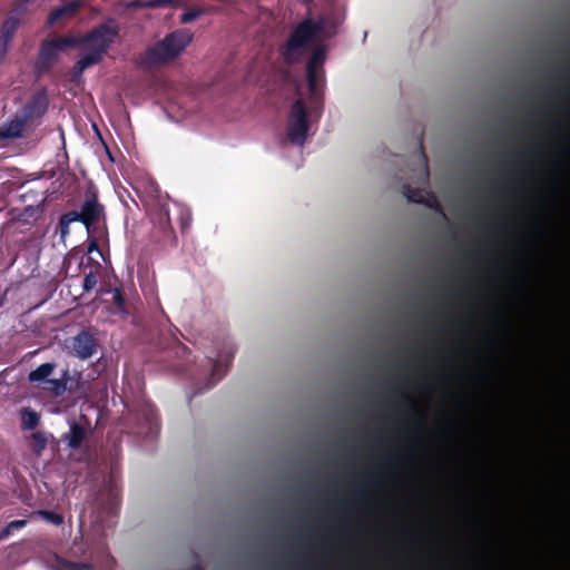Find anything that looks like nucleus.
Wrapping results in <instances>:
<instances>
[{"label":"nucleus","mask_w":570,"mask_h":570,"mask_svg":"<svg viewBox=\"0 0 570 570\" xmlns=\"http://www.w3.org/2000/svg\"><path fill=\"white\" fill-rule=\"evenodd\" d=\"M462 295L456 276L425 272L397 286L381 306L383 314L397 321H458L443 318ZM464 321H472L465 318ZM484 321H570V318H485Z\"/></svg>","instance_id":"nucleus-1"},{"label":"nucleus","mask_w":570,"mask_h":570,"mask_svg":"<svg viewBox=\"0 0 570 570\" xmlns=\"http://www.w3.org/2000/svg\"><path fill=\"white\" fill-rule=\"evenodd\" d=\"M338 22L327 18L318 17L313 20L305 18L292 31L286 41L283 56L287 63H296L305 52L306 46L315 38H331L335 36Z\"/></svg>","instance_id":"nucleus-2"},{"label":"nucleus","mask_w":570,"mask_h":570,"mask_svg":"<svg viewBox=\"0 0 570 570\" xmlns=\"http://www.w3.org/2000/svg\"><path fill=\"white\" fill-rule=\"evenodd\" d=\"M193 33L186 29L175 30L164 39L147 47L135 60L142 71H150L178 58L193 41Z\"/></svg>","instance_id":"nucleus-3"},{"label":"nucleus","mask_w":570,"mask_h":570,"mask_svg":"<svg viewBox=\"0 0 570 570\" xmlns=\"http://www.w3.org/2000/svg\"><path fill=\"white\" fill-rule=\"evenodd\" d=\"M117 29L109 23H102L94 28L81 39V57L97 65L101 61L117 37Z\"/></svg>","instance_id":"nucleus-4"},{"label":"nucleus","mask_w":570,"mask_h":570,"mask_svg":"<svg viewBox=\"0 0 570 570\" xmlns=\"http://www.w3.org/2000/svg\"><path fill=\"white\" fill-rule=\"evenodd\" d=\"M309 130L308 111L303 99L297 98L291 106L285 124L286 140L293 146L303 147Z\"/></svg>","instance_id":"nucleus-5"},{"label":"nucleus","mask_w":570,"mask_h":570,"mask_svg":"<svg viewBox=\"0 0 570 570\" xmlns=\"http://www.w3.org/2000/svg\"><path fill=\"white\" fill-rule=\"evenodd\" d=\"M326 59V47L315 46L306 63V80L312 97L317 95V85L325 76L324 62Z\"/></svg>","instance_id":"nucleus-6"},{"label":"nucleus","mask_w":570,"mask_h":570,"mask_svg":"<svg viewBox=\"0 0 570 570\" xmlns=\"http://www.w3.org/2000/svg\"><path fill=\"white\" fill-rule=\"evenodd\" d=\"M235 348L232 345H227L216 355V357L207 358L208 364L212 367L210 379L207 387L214 386L224 376L225 371L220 372V367L223 365L227 367L233 362Z\"/></svg>","instance_id":"nucleus-7"},{"label":"nucleus","mask_w":570,"mask_h":570,"mask_svg":"<svg viewBox=\"0 0 570 570\" xmlns=\"http://www.w3.org/2000/svg\"><path fill=\"white\" fill-rule=\"evenodd\" d=\"M71 347L77 357L87 360L97 352L98 342L95 335L82 331L72 338Z\"/></svg>","instance_id":"nucleus-8"},{"label":"nucleus","mask_w":570,"mask_h":570,"mask_svg":"<svg viewBox=\"0 0 570 570\" xmlns=\"http://www.w3.org/2000/svg\"><path fill=\"white\" fill-rule=\"evenodd\" d=\"M48 108V99L46 94L37 92L32 98L17 112L26 124L30 120L38 119L45 115Z\"/></svg>","instance_id":"nucleus-9"},{"label":"nucleus","mask_w":570,"mask_h":570,"mask_svg":"<svg viewBox=\"0 0 570 570\" xmlns=\"http://www.w3.org/2000/svg\"><path fill=\"white\" fill-rule=\"evenodd\" d=\"M101 213L102 206L98 203L97 196L95 194H88L81 205L80 212H77L78 222L88 230Z\"/></svg>","instance_id":"nucleus-10"},{"label":"nucleus","mask_w":570,"mask_h":570,"mask_svg":"<svg viewBox=\"0 0 570 570\" xmlns=\"http://www.w3.org/2000/svg\"><path fill=\"white\" fill-rule=\"evenodd\" d=\"M80 7L81 2L79 0H72L53 8L48 17V24L55 26L73 18Z\"/></svg>","instance_id":"nucleus-11"},{"label":"nucleus","mask_w":570,"mask_h":570,"mask_svg":"<svg viewBox=\"0 0 570 570\" xmlns=\"http://www.w3.org/2000/svg\"><path fill=\"white\" fill-rule=\"evenodd\" d=\"M59 51L61 50L57 47L55 41L43 43L36 62L37 70L40 72L48 70L58 59Z\"/></svg>","instance_id":"nucleus-12"},{"label":"nucleus","mask_w":570,"mask_h":570,"mask_svg":"<svg viewBox=\"0 0 570 570\" xmlns=\"http://www.w3.org/2000/svg\"><path fill=\"white\" fill-rule=\"evenodd\" d=\"M87 434L88 430L83 425L72 422L69 431L62 434L61 440L68 445V448L77 450L82 445Z\"/></svg>","instance_id":"nucleus-13"},{"label":"nucleus","mask_w":570,"mask_h":570,"mask_svg":"<svg viewBox=\"0 0 570 570\" xmlns=\"http://www.w3.org/2000/svg\"><path fill=\"white\" fill-rule=\"evenodd\" d=\"M26 121L16 112L14 116L0 127V140L19 138L22 135Z\"/></svg>","instance_id":"nucleus-14"},{"label":"nucleus","mask_w":570,"mask_h":570,"mask_svg":"<svg viewBox=\"0 0 570 570\" xmlns=\"http://www.w3.org/2000/svg\"><path fill=\"white\" fill-rule=\"evenodd\" d=\"M428 183H429V170H428L426 166L424 165V167L420 171V184L422 186H426ZM403 189H404V196L406 197V199L409 202L417 203V204L426 203L429 194L424 187H422L417 190H413V189H411V187L409 185H404Z\"/></svg>","instance_id":"nucleus-15"},{"label":"nucleus","mask_w":570,"mask_h":570,"mask_svg":"<svg viewBox=\"0 0 570 570\" xmlns=\"http://www.w3.org/2000/svg\"><path fill=\"white\" fill-rule=\"evenodd\" d=\"M51 567L55 570H95L91 562L70 561L58 554L53 556Z\"/></svg>","instance_id":"nucleus-16"},{"label":"nucleus","mask_w":570,"mask_h":570,"mask_svg":"<svg viewBox=\"0 0 570 570\" xmlns=\"http://www.w3.org/2000/svg\"><path fill=\"white\" fill-rule=\"evenodd\" d=\"M30 440H31V445H30L31 451L35 454L40 455L43 452V450L47 448L49 441L53 440V435L46 431H37L30 435Z\"/></svg>","instance_id":"nucleus-17"},{"label":"nucleus","mask_w":570,"mask_h":570,"mask_svg":"<svg viewBox=\"0 0 570 570\" xmlns=\"http://www.w3.org/2000/svg\"><path fill=\"white\" fill-rule=\"evenodd\" d=\"M20 419L21 429L30 431L38 426L40 422V414L31 407H23L20 411Z\"/></svg>","instance_id":"nucleus-18"},{"label":"nucleus","mask_w":570,"mask_h":570,"mask_svg":"<svg viewBox=\"0 0 570 570\" xmlns=\"http://www.w3.org/2000/svg\"><path fill=\"white\" fill-rule=\"evenodd\" d=\"M19 19L16 16L8 17L2 23L0 41L3 43H10L18 27Z\"/></svg>","instance_id":"nucleus-19"},{"label":"nucleus","mask_w":570,"mask_h":570,"mask_svg":"<svg viewBox=\"0 0 570 570\" xmlns=\"http://www.w3.org/2000/svg\"><path fill=\"white\" fill-rule=\"evenodd\" d=\"M55 370V364L52 363H43L39 365L36 370L29 373V381L32 383L36 382H45L47 383L48 377L52 374Z\"/></svg>","instance_id":"nucleus-20"},{"label":"nucleus","mask_w":570,"mask_h":570,"mask_svg":"<svg viewBox=\"0 0 570 570\" xmlns=\"http://www.w3.org/2000/svg\"><path fill=\"white\" fill-rule=\"evenodd\" d=\"M170 3V0H134L125 3L126 9L141 10L159 8Z\"/></svg>","instance_id":"nucleus-21"},{"label":"nucleus","mask_w":570,"mask_h":570,"mask_svg":"<svg viewBox=\"0 0 570 570\" xmlns=\"http://www.w3.org/2000/svg\"><path fill=\"white\" fill-rule=\"evenodd\" d=\"M105 293L111 294L114 307L119 316L128 315V311L126 309L125 297H124L122 292L119 288L99 292V294H101V295Z\"/></svg>","instance_id":"nucleus-22"},{"label":"nucleus","mask_w":570,"mask_h":570,"mask_svg":"<svg viewBox=\"0 0 570 570\" xmlns=\"http://www.w3.org/2000/svg\"><path fill=\"white\" fill-rule=\"evenodd\" d=\"M78 222L77 212H70L60 217L59 220V238L61 243H66L69 235V226L71 223Z\"/></svg>","instance_id":"nucleus-23"},{"label":"nucleus","mask_w":570,"mask_h":570,"mask_svg":"<svg viewBox=\"0 0 570 570\" xmlns=\"http://www.w3.org/2000/svg\"><path fill=\"white\" fill-rule=\"evenodd\" d=\"M62 379L63 381H66V391H68L69 393H77L82 387L80 373L69 375V372L65 371L62 374Z\"/></svg>","instance_id":"nucleus-24"},{"label":"nucleus","mask_w":570,"mask_h":570,"mask_svg":"<svg viewBox=\"0 0 570 570\" xmlns=\"http://www.w3.org/2000/svg\"><path fill=\"white\" fill-rule=\"evenodd\" d=\"M46 391H49L53 396H61L66 392V381L62 376L60 379L47 380Z\"/></svg>","instance_id":"nucleus-25"},{"label":"nucleus","mask_w":570,"mask_h":570,"mask_svg":"<svg viewBox=\"0 0 570 570\" xmlns=\"http://www.w3.org/2000/svg\"><path fill=\"white\" fill-rule=\"evenodd\" d=\"M94 65L95 63H92L88 59H85L83 57L80 56L79 60L77 61V63L73 68V71L71 75V80L75 82H80L82 80L83 71Z\"/></svg>","instance_id":"nucleus-26"},{"label":"nucleus","mask_w":570,"mask_h":570,"mask_svg":"<svg viewBox=\"0 0 570 570\" xmlns=\"http://www.w3.org/2000/svg\"><path fill=\"white\" fill-rule=\"evenodd\" d=\"M33 515H39L43 520L55 525H61L63 523V517L59 513L48 510H38L32 513Z\"/></svg>","instance_id":"nucleus-27"},{"label":"nucleus","mask_w":570,"mask_h":570,"mask_svg":"<svg viewBox=\"0 0 570 570\" xmlns=\"http://www.w3.org/2000/svg\"><path fill=\"white\" fill-rule=\"evenodd\" d=\"M204 13L200 8L186 7L183 14L180 16L181 23H190Z\"/></svg>","instance_id":"nucleus-28"},{"label":"nucleus","mask_w":570,"mask_h":570,"mask_svg":"<svg viewBox=\"0 0 570 570\" xmlns=\"http://www.w3.org/2000/svg\"><path fill=\"white\" fill-rule=\"evenodd\" d=\"M96 285H97V276L92 271H90L83 276L81 287H82L83 292L89 293L96 287Z\"/></svg>","instance_id":"nucleus-29"},{"label":"nucleus","mask_w":570,"mask_h":570,"mask_svg":"<svg viewBox=\"0 0 570 570\" xmlns=\"http://www.w3.org/2000/svg\"><path fill=\"white\" fill-rule=\"evenodd\" d=\"M53 41L60 50H62L66 47H75L78 43H81V39H76L73 37L59 38Z\"/></svg>","instance_id":"nucleus-30"},{"label":"nucleus","mask_w":570,"mask_h":570,"mask_svg":"<svg viewBox=\"0 0 570 570\" xmlns=\"http://www.w3.org/2000/svg\"><path fill=\"white\" fill-rule=\"evenodd\" d=\"M87 250H88V253H97L100 257L104 258L102 253H101V250H100V248L98 246V243H97L96 238H92V239L89 240Z\"/></svg>","instance_id":"nucleus-31"},{"label":"nucleus","mask_w":570,"mask_h":570,"mask_svg":"<svg viewBox=\"0 0 570 570\" xmlns=\"http://www.w3.org/2000/svg\"><path fill=\"white\" fill-rule=\"evenodd\" d=\"M175 354L179 357H184L186 354L189 353L188 348L183 345L181 343H175L174 345Z\"/></svg>","instance_id":"nucleus-32"},{"label":"nucleus","mask_w":570,"mask_h":570,"mask_svg":"<svg viewBox=\"0 0 570 570\" xmlns=\"http://www.w3.org/2000/svg\"><path fill=\"white\" fill-rule=\"evenodd\" d=\"M27 520H13L11 522H9V529H12V530H19V529H22L27 525Z\"/></svg>","instance_id":"nucleus-33"},{"label":"nucleus","mask_w":570,"mask_h":570,"mask_svg":"<svg viewBox=\"0 0 570 570\" xmlns=\"http://www.w3.org/2000/svg\"><path fill=\"white\" fill-rule=\"evenodd\" d=\"M10 43H3L0 41V62H2L7 56Z\"/></svg>","instance_id":"nucleus-34"},{"label":"nucleus","mask_w":570,"mask_h":570,"mask_svg":"<svg viewBox=\"0 0 570 570\" xmlns=\"http://www.w3.org/2000/svg\"><path fill=\"white\" fill-rule=\"evenodd\" d=\"M12 529H9V524H7L1 531H0V540H4L12 533Z\"/></svg>","instance_id":"nucleus-35"},{"label":"nucleus","mask_w":570,"mask_h":570,"mask_svg":"<svg viewBox=\"0 0 570 570\" xmlns=\"http://www.w3.org/2000/svg\"><path fill=\"white\" fill-rule=\"evenodd\" d=\"M146 419H147V421H148V423H149L150 425H153V424H154V421H155V419H156V415H155V412H154V410H153V409H148L147 414H146Z\"/></svg>","instance_id":"nucleus-36"},{"label":"nucleus","mask_w":570,"mask_h":570,"mask_svg":"<svg viewBox=\"0 0 570 570\" xmlns=\"http://www.w3.org/2000/svg\"><path fill=\"white\" fill-rule=\"evenodd\" d=\"M356 497L360 498V499H363L366 497V493L363 489L358 488L355 492Z\"/></svg>","instance_id":"nucleus-37"},{"label":"nucleus","mask_w":570,"mask_h":570,"mask_svg":"<svg viewBox=\"0 0 570 570\" xmlns=\"http://www.w3.org/2000/svg\"><path fill=\"white\" fill-rule=\"evenodd\" d=\"M32 210H33V208H32L31 206H29V207H27V208L24 209V214H27V213H29V212L31 213Z\"/></svg>","instance_id":"nucleus-38"},{"label":"nucleus","mask_w":570,"mask_h":570,"mask_svg":"<svg viewBox=\"0 0 570 570\" xmlns=\"http://www.w3.org/2000/svg\"><path fill=\"white\" fill-rule=\"evenodd\" d=\"M410 411H411L412 413L417 414V411H416V409H415L413 405H411V406H410Z\"/></svg>","instance_id":"nucleus-39"},{"label":"nucleus","mask_w":570,"mask_h":570,"mask_svg":"<svg viewBox=\"0 0 570 570\" xmlns=\"http://www.w3.org/2000/svg\"><path fill=\"white\" fill-rule=\"evenodd\" d=\"M178 371H183V364H179Z\"/></svg>","instance_id":"nucleus-40"},{"label":"nucleus","mask_w":570,"mask_h":570,"mask_svg":"<svg viewBox=\"0 0 570 570\" xmlns=\"http://www.w3.org/2000/svg\"><path fill=\"white\" fill-rule=\"evenodd\" d=\"M195 570H202V568L200 567H196Z\"/></svg>","instance_id":"nucleus-41"}]
</instances>
